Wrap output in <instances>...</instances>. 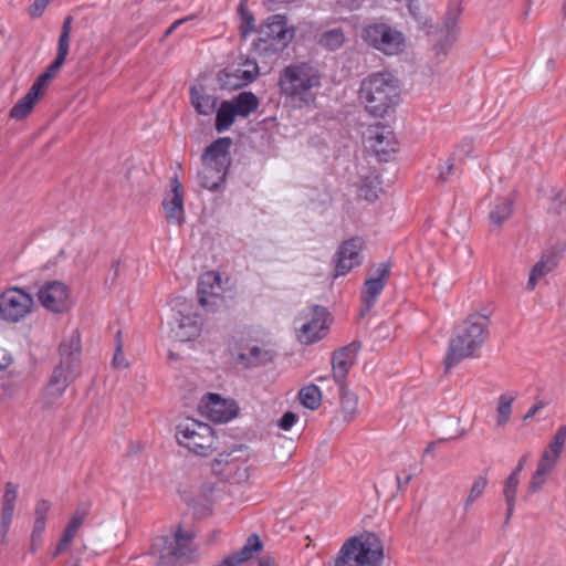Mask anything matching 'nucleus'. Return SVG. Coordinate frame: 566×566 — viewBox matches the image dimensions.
<instances>
[{
  "label": "nucleus",
  "mask_w": 566,
  "mask_h": 566,
  "mask_svg": "<svg viewBox=\"0 0 566 566\" xmlns=\"http://www.w3.org/2000/svg\"><path fill=\"white\" fill-rule=\"evenodd\" d=\"M60 363L53 369L42 397V408L51 409L81 373V334L74 329L59 346Z\"/></svg>",
  "instance_id": "1"
},
{
  "label": "nucleus",
  "mask_w": 566,
  "mask_h": 566,
  "mask_svg": "<svg viewBox=\"0 0 566 566\" xmlns=\"http://www.w3.org/2000/svg\"><path fill=\"white\" fill-rule=\"evenodd\" d=\"M323 74L310 62H295L283 67L279 73L277 86L281 95L290 98L300 107L315 104Z\"/></svg>",
  "instance_id": "2"
},
{
  "label": "nucleus",
  "mask_w": 566,
  "mask_h": 566,
  "mask_svg": "<svg viewBox=\"0 0 566 566\" xmlns=\"http://www.w3.org/2000/svg\"><path fill=\"white\" fill-rule=\"evenodd\" d=\"M489 323L488 315L474 313L454 327L444 358L447 370L472 357L474 352L483 346L489 337Z\"/></svg>",
  "instance_id": "3"
},
{
  "label": "nucleus",
  "mask_w": 566,
  "mask_h": 566,
  "mask_svg": "<svg viewBox=\"0 0 566 566\" xmlns=\"http://www.w3.org/2000/svg\"><path fill=\"white\" fill-rule=\"evenodd\" d=\"M256 33L251 44V53L268 62L289 46L295 36V28L289 24L284 14H272L259 25Z\"/></svg>",
  "instance_id": "4"
},
{
  "label": "nucleus",
  "mask_w": 566,
  "mask_h": 566,
  "mask_svg": "<svg viewBox=\"0 0 566 566\" xmlns=\"http://www.w3.org/2000/svg\"><path fill=\"white\" fill-rule=\"evenodd\" d=\"M397 78L388 72H377L363 80L359 99L366 111L375 117H384L395 108L399 99Z\"/></svg>",
  "instance_id": "5"
},
{
  "label": "nucleus",
  "mask_w": 566,
  "mask_h": 566,
  "mask_svg": "<svg viewBox=\"0 0 566 566\" xmlns=\"http://www.w3.org/2000/svg\"><path fill=\"white\" fill-rule=\"evenodd\" d=\"M195 533L178 525L171 535L154 538L149 554L156 559L158 566H177L190 560L197 552Z\"/></svg>",
  "instance_id": "6"
},
{
  "label": "nucleus",
  "mask_w": 566,
  "mask_h": 566,
  "mask_svg": "<svg viewBox=\"0 0 566 566\" xmlns=\"http://www.w3.org/2000/svg\"><path fill=\"white\" fill-rule=\"evenodd\" d=\"M384 560L382 546L375 534H367L364 539H347L335 560V566H380Z\"/></svg>",
  "instance_id": "7"
},
{
  "label": "nucleus",
  "mask_w": 566,
  "mask_h": 566,
  "mask_svg": "<svg viewBox=\"0 0 566 566\" xmlns=\"http://www.w3.org/2000/svg\"><path fill=\"white\" fill-rule=\"evenodd\" d=\"M176 440L199 457H208L217 449V436L208 423L187 418L176 427Z\"/></svg>",
  "instance_id": "8"
},
{
  "label": "nucleus",
  "mask_w": 566,
  "mask_h": 566,
  "mask_svg": "<svg viewBox=\"0 0 566 566\" xmlns=\"http://www.w3.org/2000/svg\"><path fill=\"white\" fill-rule=\"evenodd\" d=\"M360 36L369 48L389 56L403 52L406 46L403 33L382 21L365 24Z\"/></svg>",
  "instance_id": "9"
},
{
  "label": "nucleus",
  "mask_w": 566,
  "mask_h": 566,
  "mask_svg": "<svg viewBox=\"0 0 566 566\" xmlns=\"http://www.w3.org/2000/svg\"><path fill=\"white\" fill-rule=\"evenodd\" d=\"M328 312L321 305H312L303 310L296 318L297 338L302 344H314L321 340L328 331Z\"/></svg>",
  "instance_id": "10"
},
{
  "label": "nucleus",
  "mask_w": 566,
  "mask_h": 566,
  "mask_svg": "<svg viewBox=\"0 0 566 566\" xmlns=\"http://www.w3.org/2000/svg\"><path fill=\"white\" fill-rule=\"evenodd\" d=\"M239 452H241L239 450ZM238 450L221 452L211 463L212 472L230 483H244L250 478V467L245 459L235 455Z\"/></svg>",
  "instance_id": "11"
},
{
  "label": "nucleus",
  "mask_w": 566,
  "mask_h": 566,
  "mask_svg": "<svg viewBox=\"0 0 566 566\" xmlns=\"http://www.w3.org/2000/svg\"><path fill=\"white\" fill-rule=\"evenodd\" d=\"M33 298L25 291L12 287L2 292V319L19 322L32 310Z\"/></svg>",
  "instance_id": "12"
},
{
  "label": "nucleus",
  "mask_w": 566,
  "mask_h": 566,
  "mask_svg": "<svg viewBox=\"0 0 566 566\" xmlns=\"http://www.w3.org/2000/svg\"><path fill=\"white\" fill-rule=\"evenodd\" d=\"M365 241L360 237L345 240L335 254V276L346 275L361 264L360 252Z\"/></svg>",
  "instance_id": "13"
},
{
  "label": "nucleus",
  "mask_w": 566,
  "mask_h": 566,
  "mask_svg": "<svg viewBox=\"0 0 566 566\" xmlns=\"http://www.w3.org/2000/svg\"><path fill=\"white\" fill-rule=\"evenodd\" d=\"M40 303L49 311L63 313L70 307L69 287L60 281L44 283L38 291Z\"/></svg>",
  "instance_id": "14"
},
{
  "label": "nucleus",
  "mask_w": 566,
  "mask_h": 566,
  "mask_svg": "<svg viewBox=\"0 0 566 566\" xmlns=\"http://www.w3.org/2000/svg\"><path fill=\"white\" fill-rule=\"evenodd\" d=\"M163 208L169 224L181 227L185 223L184 189L177 176L170 179V191L163 199Z\"/></svg>",
  "instance_id": "15"
},
{
  "label": "nucleus",
  "mask_w": 566,
  "mask_h": 566,
  "mask_svg": "<svg viewBox=\"0 0 566 566\" xmlns=\"http://www.w3.org/2000/svg\"><path fill=\"white\" fill-rule=\"evenodd\" d=\"M370 148L381 161H388L397 150V140L388 126L376 125L367 129Z\"/></svg>",
  "instance_id": "16"
},
{
  "label": "nucleus",
  "mask_w": 566,
  "mask_h": 566,
  "mask_svg": "<svg viewBox=\"0 0 566 566\" xmlns=\"http://www.w3.org/2000/svg\"><path fill=\"white\" fill-rule=\"evenodd\" d=\"M390 274V264L381 262L373 266L364 283L361 300L367 308H370L382 292Z\"/></svg>",
  "instance_id": "17"
},
{
  "label": "nucleus",
  "mask_w": 566,
  "mask_h": 566,
  "mask_svg": "<svg viewBox=\"0 0 566 566\" xmlns=\"http://www.w3.org/2000/svg\"><path fill=\"white\" fill-rule=\"evenodd\" d=\"M233 144L231 137H219L207 146L201 155V163L229 171L232 159L230 148Z\"/></svg>",
  "instance_id": "18"
},
{
  "label": "nucleus",
  "mask_w": 566,
  "mask_h": 566,
  "mask_svg": "<svg viewBox=\"0 0 566 566\" xmlns=\"http://www.w3.org/2000/svg\"><path fill=\"white\" fill-rule=\"evenodd\" d=\"M359 346L355 343L344 346L333 353L332 369L333 378L343 388L349 369L354 365Z\"/></svg>",
  "instance_id": "19"
},
{
  "label": "nucleus",
  "mask_w": 566,
  "mask_h": 566,
  "mask_svg": "<svg viewBox=\"0 0 566 566\" xmlns=\"http://www.w3.org/2000/svg\"><path fill=\"white\" fill-rule=\"evenodd\" d=\"M203 408L208 417L214 422H227L237 415L234 405H229L218 394H208L203 400Z\"/></svg>",
  "instance_id": "20"
},
{
  "label": "nucleus",
  "mask_w": 566,
  "mask_h": 566,
  "mask_svg": "<svg viewBox=\"0 0 566 566\" xmlns=\"http://www.w3.org/2000/svg\"><path fill=\"white\" fill-rule=\"evenodd\" d=\"M220 275L214 272H208L200 276L198 282L197 293L198 302L201 306H217L218 301H222L219 293L214 291V285L220 289ZM213 311V307H211Z\"/></svg>",
  "instance_id": "21"
},
{
  "label": "nucleus",
  "mask_w": 566,
  "mask_h": 566,
  "mask_svg": "<svg viewBox=\"0 0 566 566\" xmlns=\"http://www.w3.org/2000/svg\"><path fill=\"white\" fill-rule=\"evenodd\" d=\"M178 326L175 331L176 337L180 342H189L200 335L202 328V319L195 312H179Z\"/></svg>",
  "instance_id": "22"
},
{
  "label": "nucleus",
  "mask_w": 566,
  "mask_h": 566,
  "mask_svg": "<svg viewBox=\"0 0 566 566\" xmlns=\"http://www.w3.org/2000/svg\"><path fill=\"white\" fill-rule=\"evenodd\" d=\"M252 70L238 69L233 73L222 71L219 73V80L222 82V87L229 90L240 88L253 82L259 75V67L255 62L251 63Z\"/></svg>",
  "instance_id": "23"
},
{
  "label": "nucleus",
  "mask_w": 566,
  "mask_h": 566,
  "mask_svg": "<svg viewBox=\"0 0 566 566\" xmlns=\"http://www.w3.org/2000/svg\"><path fill=\"white\" fill-rule=\"evenodd\" d=\"M202 167L198 171V182L199 185L208 190L214 191L217 190L224 181L228 175V171L222 170L221 168L208 165L206 163H201Z\"/></svg>",
  "instance_id": "24"
},
{
  "label": "nucleus",
  "mask_w": 566,
  "mask_h": 566,
  "mask_svg": "<svg viewBox=\"0 0 566 566\" xmlns=\"http://www.w3.org/2000/svg\"><path fill=\"white\" fill-rule=\"evenodd\" d=\"M191 105L200 115H211L217 106V98L206 93L203 86H191L189 90Z\"/></svg>",
  "instance_id": "25"
},
{
  "label": "nucleus",
  "mask_w": 566,
  "mask_h": 566,
  "mask_svg": "<svg viewBox=\"0 0 566 566\" xmlns=\"http://www.w3.org/2000/svg\"><path fill=\"white\" fill-rule=\"evenodd\" d=\"M514 201L512 198H499L489 212V220L492 227L500 230L503 223L513 213Z\"/></svg>",
  "instance_id": "26"
},
{
  "label": "nucleus",
  "mask_w": 566,
  "mask_h": 566,
  "mask_svg": "<svg viewBox=\"0 0 566 566\" xmlns=\"http://www.w3.org/2000/svg\"><path fill=\"white\" fill-rule=\"evenodd\" d=\"M17 496L18 486L8 482L2 496V532L8 530L13 518Z\"/></svg>",
  "instance_id": "27"
},
{
  "label": "nucleus",
  "mask_w": 566,
  "mask_h": 566,
  "mask_svg": "<svg viewBox=\"0 0 566 566\" xmlns=\"http://www.w3.org/2000/svg\"><path fill=\"white\" fill-rule=\"evenodd\" d=\"M238 116L248 117L259 107L258 97L251 92H242L231 102Z\"/></svg>",
  "instance_id": "28"
},
{
  "label": "nucleus",
  "mask_w": 566,
  "mask_h": 566,
  "mask_svg": "<svg viewBox=\"0 0 566 566\" xmlns=\"http://www.w3.org/2000/svg\"><path fill=\"white\" fill-rule=\"evenodd\" d=\"M380 180L377 175L369 174L361 179L358 187V196L368 202H374L378 199V193L381 190Z\"/></svg>",
  "instance_id": "29"
},
{
  "label": "nucleus",
  "mask_w": 566,
  "mask_h": 566,
  "mask_svg": "<svg viewBox=\"0 0 566 566\" xmlns=\"http://www.w3.org/2000/svg\"><path fill=\"white\" fill-rule=\"evenodd\" d=\"M235 116L238 115L233 108V105L229 101H223L217 111L214 124L216 130L218 133L228 130L232 126Z\"/></svg>",
  "instance_id": "30"
},
{
  "label": "nucleus",
  "mask_w": 566,
  "mask_h": 566,
  "mask_svg": "<svg viewBox=\"0 0 566 566\" xmlns=\"http://www.w3.org/2000/svg\"><path fill=\"white\" fill-rule=\"evenodd\" d=\"M555 262L551 256H542L541 260L532 268L527 281V289L534 290L538 280L548 274L555 268Z\"/></svg>",
  "instance_id": "31"
},
{
  "label": "nucleus",
  "mask_w": 566,
  "mask_h": 566,
  "mask_svg": "<svg viewBox=\"0 0 566 566\" xmlns=\"http://www.w3.org/2000/svg\"><path fill=\"white\" fill-rule=\"evenodd\" d=\"M345 34L342 28H335L323 32L318 39V45L328 50L336 51L343 46Z\"/></svg>",
  "instance_id": "32"
},
{
  "label": "nucleus",
  "mask_w": 566,
  "mask_h": 566,
  "mask_svg": "<svg viewBox=\"0 0 566 566\" xmlns=\"http://www.w3.org/2000/svg\"><path fill=\"white\" fill-rule=\"evenodd\" d=\"M73 17L67 15L62 24L61 33L57 42L56 57L66 60L70 49V35L72 31Z\"/></svg>",
  "instance_id": "33"
},
{
  "label": "nucleus",
  "mask_w": 566,
  "mask_h": 566,
  "mask_svg": "<svg viewBox=\"0 0 566 566\" xmlns=\"http://www.w3.org/2000/svg\"><path fill=\"white\" fill-rule=\"evenodd\" d=\"M298 397L302 405L311 410H315L321 406L322 394L316 385H308L302 388Z\"/></svg>",
  "instance_id": "34"
},
{
  "label": "nucleus",
  "mask_w": 566,
  "mask_h": 566,
  "mask_svg": "<svg viewBox=\"0 0 566 566\" xmlns=\"http://www.w3.org/2000/svg\"><path fill=\"white\" fill-rule=\"evenodd\" d=\"M238 13L241 18V24L239 28L240 35L241 38L247 39L252 32L255 31V19L249 11L247 2L243 0L238 6Z\"/></svg>",
  "instance_id": "35"
},
{
  "label": "nucleus",
  "mask_w": 566,
  "mask_h": 566,
  "mask_svg": "<svg viewBox=\"0 0 566 566\" xmlns=\"http://www.w3.org/2000/svg\"><path fill=\"white\" fill-rule=\"evenodd\" d=\"M461 12H462L461 0H450L448 11L446 14V19L443 22V27H442V29L447 33V35L454 33V31L457 29V24H458V19L460 17Z\"/></svg>",
  "instance_id": "36"
},
{
  "label": "nucleus",
  "mask_w": 566,
  "mask_h": 566,
  "mask_svg": "<svg viewBox=\"0 0 566 566\" xmlns=\"http://www.w3.org/2000/svg\"><path fill=\"white\" fill-rule=\"evenodd\" d=\"M50 510L51 503L48 500H40L36 502L32 532L42 534L44 533Z\"/></svg>",
  "instance_id": "37"
},
{
  "label": "nucleus",
  "mask_w": 566,
  "mask_h": 566,
  "mask_svg": "<svg viewBox=\"0 0 566 566\" xmlns=\"http://www.w3.org/2000/svg\"><path fill=\"white\" fill-rule=\"evenodd\" d=\"M339 390H340V408H342V412L344 415V419L346 421H350L354 419V417L356 416V412H357V397L349 391H345V385H343V389H342V387H339Z\"/></svg>",
  "instance_id": "38"
},
{
  "label": "nucleus",
  "mask_w": 566,
  "mask_h": 566,
  "mask_svg": "<svg viewBox=\"0 0 566 566\" xmlns=\"http://www.w3.org/2000/svg\"><path fill=\"white\" fill-rule=\"evenodd\" d=\"M38 98L31 95L29 92L19 99L10 111V116L15 119L25 118L33 109V106Z\"/></svg>",
  "instance_id": "39"
},
{
  "label": "nucleus",
  "mask_w": 566,
  "mask_h": 566,
  "mask_svg": "<svg viewBox=\"0 0 566 566\" xmlns=\"http://www.w3.org/2000/svg\"><path fill=\"white\" fill-rule=\"evenodd\" d=\"M514 397L511 396V395H501L499 397V402H497V408H496V411H497V418H496V424L499 427H503L505 426L510 418H511V413H512V405H513V401H514Z\"/></svg>",
  "instance_id": "40"
},
{
  "label": "nucleus",
  "mask_w": 566,
  "mask_h": 566,
  "mask_svg": "<svg viewBox=\"0 0 566 566\" xmlns=\"http://www.w3.org/2000/svg\"><path fill=\"white\" fill-rule=\"evenodd\" d=\"M241 359L247 361L248 367H256L265 364L270 357L268 352L258 346H252L247 354H241Z\"/></svg>",
  "instance_id": "41"
},
{
  "label": "nucleus",
  "mask_w": 566,
  "mask_h": 566,
  "mask_svg": "<svg viewBox=\"0 0 566 566\" xmlns=\"http://www.w3.org/2000/svg\"><path fill=\"white\" fill-rule=\"evenodd\" d=\"M518 483L520 476H516V473H511L504 482L503 495L505 497L506 504L510 505L511 510L515 507Z\"/></svg>",
  "instance_id": "42"
},
{
  "label": "nucleus",
  "mask_w": 566,
  "mask_h": 566,
  "mask_svg": "<svg viewBox=\"0 0 566 566\" xmlns=\"http://www.w3.org/2000/svg\"><path fill=\"white\" fill-rule=\"evenodd\" d=\"M566 442V426H560L555 432L552 441L548 444L547 450L559 458Z\"/></svg>",
  "instance_id": "43"
},
{
  "label": "nucleus",
  "mask_w": 566,
  "mask_h": 566,
  "mask_svg": "<svg viewBox=\"0 0 566 566\" xmlns=\"http://www.w3.org/2000/svg\"><path fill=\"white\" fill-rule=\"evenodd\" d=\"M488 485V479L483 475L478 476L470 490L464 507L468 509L475 500H478L484 492Z\"/></svg>",
  "instance_id": "44"
},
{
  "label": "nucleus",
  "mask_w": 566,
  "mask_h": 566,
  "mask_svg": "<svg viewBox=\"0 0 566 566\" xmlns=\"http://www.w3.org/2000/svg\"><path fill=\"white\" fill-rule=\"evenodd\" d=\"M558 459L559 458L552 454L548 450H545L537 463L536 471L544 475L549 474L555 468Z\"/></svg>",
  "instance_id": "45"
},
{
  "label": "nucleus",
  "mask_w": 566,
  "mask_h": 566,
  "mask_svg": "<svg viewBox=\"0 0 566 566\" xmlns=\"http://www.w3.org/2000/svg\"><path fill=\"white\" fill-rule=\"evenodd\" d=\"M113 367L114 368H127L128 361L126 360L123 353V338L122 332L118 331L115 335V354L113 358Z\"/></svg>",
  "instance_id": "46"
},
{
  "label": "nucleus",
  "mask_w": 566,
  "mask_h": 566,
  "mask_svg": "<svg viewBox=\"0 0 566 566\" xmlns=\"http://www.w3.org/2000/svg\"><path fill=\"white\" fill-rule=\"evenodd\" d=\"M78 530H76L75 527L71 526L70 524H67L66 528L64 530V533L61 537V539L59 541V544L56 546V549L53 554V556H57L60 555L62 552L66 551L69 545L72 543V541L74 539L76 533H77Z\"/></svg>",
  "instance_id": "47"
},
{
  "label": "nucleus",
  "mask_w": 566,
  "mask_h": 566,
  "mask_svg": "<svg viewBox=\"0 0 566 566\" xmlns=\"http://www.w3.org/2000/svg\"><path fill=\"white\" fill-rule=\"evenodd\" d=\"M51 81L49 74L42 73L35 82L32 84L31 88L28 91L31 95H33L35 98H39L40 93L42 90H44L48 85V83Z\"/></svg>",
  "instance_id": "48"
},
{
  "label": "nucleus",
  "mask_w": 566,
  "mask_h": 566,
  "mask_svg": "<svg viewBox=\"0 0 566 566\" xmlns=\"http://www.w3.org/2000/svg\"><path fill=\"white\" fill-rule=\"evenodd\" d=\"M87 515H88V507L81 506L74 512L69 524L71 526L75 527L76 530H78L81 527V525L83 524V522L85 521V518L87 517Z\"/></svg>",
  "instance_id": "49"
},
{
  "label": "nucleus",
  "mask_w": 566,
  "mask_h": 566,
  "mask_svg": "<svg viewBox=\"0 0 566 566\" xmlns=\"http://www.w3.org/2000/svg\"><path fill=\"white\" fill-rule=\"evenodd\" d=\"M51 0H35L28 9L29 14L32 18H40Z\"/></svg>",
  "instance_id": "50"
},
{
  "label": "nucleus",
  "mask_w": 566,
  "mask_h": 566,
  "mask_svg": "<svg viewBox=\"0 0 566 566\" xmlns=\"http://www.w3.org/2000/svg\"><path fill=\"white\" fill-rule=\"evenodd\" d=\"M546 475L535 471L528 483V490L531 493L538 492L545 483Z\"/></svg>",
  "instance_id": "51"
},
{
  "label": "nucleus",
  "mask_w": 566,
  "mask_h": 566,
  "mask_svg": "<svg viewBox=\"0 0 566 566\" xmlns=\"http://www.w3.org/2000/svg\"><path fill=\"white\" fill-rule=\"evenodd\" d=\"M297 416L294 412L287 411L279 420V427L287 431L295 424Z\"/></svg>",
  "instance_id": "52"
},
{
  "label": "nucleus",
  "mask_w": 566,
  "mask_h": 566,
  "mask_svg": "<svg viewBox=\"0 0 566 566\" xmlns=\"http://www.w3.org/2000/svg\"><path fill=\"white\" fill-rule=\"evenodd\" d=\"M454 163L453 159L450 158L447 160L446 166L440 168L438 180L442 182L449 181V177L453 174Z\"/></svg>",
  "instance_id": "53"
},
{
  "label": "nucleus",
  "mask_w": 566,
  "mask_h": 566,
  "mask_svg": "<svg viewBox=\"0 0 566 566\" xmlns=\"http://www.w3.org/2000/svg\"><path fill=\"white\" fill-rule=\"evenodd\" d=\"M64 63H65L64 60L55 57L54 61L48 66V69L43 73L49 74L50 78L52 80L57 74V72L60 71V69L63 66Z\"/></svg>",
  "instance_id": "54"
},
{
  "label": "nucleus",
  "mask_w": 566,
  "mask_h": 566,
  "mask_svg": "<svg viewBox=\"0 0 566 566\" xmlns=\"http://www.w3.org/2000/svg\"><path fill=\"white\" fill-rule=\"evenodd\" d=\"M43 542V534L42 533H34L31 532V544H30V551L34 554L38 552V549L41 547Z\"/></svg>",
  "instance_id": "55"
},
{
  "label": "nucleus",
  "mask_w": 566,
  "mask_h": 566,
  "mask_svg": "<svg viewBox=\"0 0 566 566\" xmlns=\"http://www.w3.org/2000/svg\"><path fill=\"white\" fill-rule=\"evenodd\" d=\"M412 480V474H407L403 479L400 475L396 476L398 492H405Z\"/></svg>",
  "instance_id": "56"
},
{
  "label": "nucleus",
  "mask_w": 566,
  "mask_h": 566,
  "mask_svg": "<svg viewBox=\"0 0 566 566\" xmlns=\"http://www.w3.org/2000/svg\"><path fill=\"white\" fill-rule=\"evenodd\" d=\"M213 491L214 488L212 483H205L200 486V493L207 502H210V496L212 495Z\"/></svg>",
  "instance_id": "57"
},
{
  "label": "nucleus",
  "mask_w": 566,
  "mask_h": 566,
  "mask_svg": "<svg viewBox=\"0 0 566 566\" xmlns=\"http://www.w3.org/2000/svg\"><path fill=\"white\" fill-rule=\"evenodd\" d=\"M192 17H189V18H182V19H179V20H176L165 32V35L168 36L169 34H171L180 24H182L184 22H186L187 20L191 19Z\"/></svg>",
  "instance_id": "58"
},
{
  "label": "nucleus",
  "mask_w": 566,
  "mask_h": 566,
  "mask_svg": "<svg viewBox=\"0 0 566 566\" xmlns=\"http://www.w3.org/2000/svg\"><path fill=\"white\" fill-rule=\"evenodd\" d=\"M542 408H543V405H542V403L534 405L533 407H531V408L528 409V411L525 413V416H524V420H527V419H530V418H533V417L537 413V411H538L539 409H542Z\"/></svg>",
  "instance_id": "59"
},
{
  "label": "nucleus",
  "mask_w": 566,
  "mask_h": 566,
  "mask_svg": "<svg viewBox=\"0 0 566 566\" xmlns=\"http://www.w3.org/2000/svg\"><path fill=\"white\" fill-rule=\"evenodd\" d=\"M525 462H526V455H523V457L518 460L517 465H516V468L513 470V472H512V473H516V476H520V473H521V471L523 470Z\"/></svg>",
  "instance_id": "60"
},
{
  "label": "nucleus",
  "mask_w": 566,
  "mask_h": 566,
  "mask_svg": "<svg viewBox=\"0 0 566 566\" xmlns=\"http://www.w3.org/2000/svg\"><path fill=\"white\" fill-rule=\"evenodd\" d=\"M13 361V358L11 356H3L2 357V370L6 369L8 366H10Z\"/></svg>",
  "instance_id": "61"
},
{
  "label": "nucleus",
  "mask_w": 566,
  "mask_h": 566,
  "mask_svg": "<svg viewBox=\"0 0 566 566\" xmlns=\"http://www.w3.org/2000/svg\"><path fill=\"white\" fill-rule=\"evenodd\" d=\"M271 565H272V560L269 557L261 558L258 564V566H271Z\"/></svg>",
  "instance_id": "62"
},
{
  "label": "nucleus",
  "mask_w": 566,
  "mask_h": 566,
  "mask_svg": "<svg viewBox=\"0 0 566 566\" xmlns=\"http://www.w3.org/2000/svg\"><path fill=\"white\" fill-rule=\"evenodd\" d=\"M461 147L467 148V153L469 154V153H471V151H472V149H473V144H472V142H471V140H465V142H463V144L461 145Z\"/></svg>",
  "instance_id": "63"
},
{
  "label": "nucleus",
  "mask_w": 566,
  "mask_h": 566,
  "mask_svg": "<svg viewBox=\"0 0 566 566\" xmlns=\"http://www.w3.org/2000/svg\"><path fill=\"white\" fill-rule=\"evenodd\" d=\"M514 512V509H510V505H507V510H506V516H505V521H504V524L507 525L510 523V520H511V516Z\"/></svg>",
  "instance_id": "64"
}]
</instances>
